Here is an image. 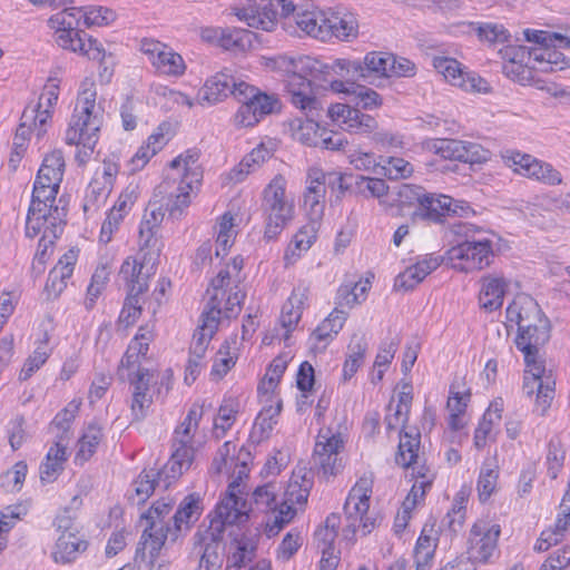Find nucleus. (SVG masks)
Here are the masks:
<instances>
[{
	"label": "nucleus",
	"mask_w": 570,
	"mask_h": 570,
	"mask_svg": "<svg viewBox=\"0 0 570 570\" xmlns=\"http://www.w3.org/2000/svg\"><path fill=\"white\" fill-rule=\"evenodd\" d=\"M274 69L284 73L286 92L292 105L298 108L307 118L311 129L316 125L315 119L320 117L322 109L321 101L316 98L312 81L315 71L321 67L320 60L309 56L292 58L278 56L272 60Z\"/></svg>",
	"instance_id": "f257e3e1"
},
{
	"label": "nucleus",
	"mask_w": 570,
	"mask_h": 570,
	"mask_svg": "<svg viewBox=\"0 0 570 570\" xmlns=\"http://www.w3.org/2000/svg\"><path fill=\"white\" fill-rule=\"evenodd\" d=\"M239 484L233 482L227 493L216 507V517L212 519L208 529L199 534L198 544L203 550L200 568H218L220 566L219 548L226 525H233L247 519V502L237 495Z\"/></svg>",
	"instance_id": "f03ea898"
},
{
	"label": "nucleus",
	"mask_w": 570,
	"mask_h": 570,
	"mask_svg": "<svg viewBox=\"0 0 570 570\" xmlns=\"http://www.w3.org/2000/svg\"><path fill=\"white\" fill-rule=\"evenodd\" d=\"M96 91L90 88L78 95L65 135L66 144L81 146L76 154V159L80 164H85L90 158L102 126V111L96 105Z\"/></svg>",
	"instance_id": "7ed1b4c3"
},
{
	"label": "nucleus",
	"mask_w": 570,
	"mask_h": 570,
	"mask_svg": "<svg viewBox=\"0 0 570 570\" xmlns=\"http://www.w3.org/2000/svg\"><path fill=\"white\" fill-rule=\"evenodd\" d=\"M48 23L57 33V43L73 52L87 56L89 59L98 60L101 71L99 76L102 80L109 81L112 69L108 60H111V53L105 51L102 45L91 37L87 38V33L79 29V18L75 10H61L53 14ZM112 65V61H110Z\"/></svg>",
	"instance_id": "20e7f679"
},
{
	"label": "nucleus",
	"mask_w": 570,
	"mask_h": 570,
	"mask_svg": "<svg viewBox=\"0 0 570 570\" xmlns=\"http://www.w3.org/2000/svg\"><path fill=\"white\" fill-rule=\"evenodd\" d=\"M59 188L60 186H52L42 180L38 184L37 179L35 180L26 224L28 237L37 236L42 227L50 229L55 238L62 233L66 210L63 207L55 205Z\"/></svg>",
	"instance_id": "39448f33"
},
{
	"label": "nucleus",
	"mask_w": 570,
	"mask_h": 570,
	"mask_svg": "<svg viewBox=\"0 0 570 570\" xmlns=\"http://www.w3.org/2000/svg\"><path fill=\"white\" fill-rule=\"evenodd\" d=\"M233 276L228 268H223L210 282L207 288L208 302L202 313V318L214 317L219 325L220 317H236L240 309L245 294L237 284H232Z\"/></svg>",
	"instance_id": "423d86ee"
},
{
	"label": "nucleus",
	"mask_w": 570,
	"mask_h": 570,
	"mask_svg": "<svg viewBox=\"0 0 570 570\" xmlns=\"http://www.w3.org/2000/svg\"><path fill=\"white\" fill-rule=\"evenodd\" d=\"M286 179L276 175L263 191L262 209L266 219L265 237L276 238L293 219L294 205L286 197Z\"/></svg>",
	"instance_id": "0eeeda50"
},
{
	"label": "nucleus",
	"mask_w": 570,
	"mask_h": 570,
	"mask_svg": "<svg viewBox=\"0 0 570 570\" xmlns=\"http://www.w3.org/2000/svg\"><path fill=\"white\" fill-rule=\"evenodd\" d=\"M243 87L242 102L234 116V122L239 127H252L261 121L265 116L279 112L282 102L275 94H266L258 88L249 85H239Z\"/></svg>",
	"instance_id": "6e6552de"
},
{
	"label": "nucleus",
	"mask_w": 570,
	"mask_h": 570,
	"mask_svg": "<svg viewBox=\"0 0 570 570\" xmlns=\"http://www.w3.org/2000/svg\"><path fill=\"white\" fill-rule=\"evenodd\" d=\"M278 6L284 17L295 11L292 0H247L246 7L233 8V11L248 27L271 32L278 22Z\"/></svg>",
	"instance_id": "1a4fd4ad"
},
{
	"label": "nucleus",
	"mask_w": 570,
	"mask_h": 570,
	"mask_svg": "<svg viewBox=\"0 0 570 570\" xmlns=\"http://www.w3.org/2000/svg\"><path fill=\"white\" fill-rule=\"evenodd\" d=\"M458 234L464 235V242L453 246L450 249L452 259L464 261L465 265L462 269H482L490 265L493 257L492 240L487 237H475L481 230L475 226H460Z\"/></svg>",
	"instance_id": "9d476101"
},
{
	"label": "nucleus",
	"mask_w": 570,
	"mask_h": 570,
	"mask_svg": "<svg viewBox=\"0 0 570 570\" xmlns=\"http://www.w3.org/2000/svg\"><path fill=\"white\" fill-rule=\"evenodd\" d=\"M344 448L341 433H333L331 429H322L317 435L312 456L313 468L324 479L334 476L343 469L340 453Z\"/></svg>",
	"instance_id": "9b49d317"
},
{
	"label": "nucleus",
	"mask_w": 570,
	"mask_h": 570,
	"mask_svg": "<svg viewBox=\"0 0 570 570\" xmlns=\"http://www.w3.org/2000/svg\"><path fill=\"white\" fill-rule=\"evenodd\" d=\"M503 159L517 174L548 185L562 183L561 174L552 165L541 161L531 155L519 151H507Z\"/></svg>",
	"instance_id": "f8f14e48"
},
{
	"label": "nucleus",
	"mask_w": 570,
	"mask_h": 570,
	"mask_svg": "<svg viewBox=\"0 0 570 570\" xmlns=\"http://www.w3.org/2000/svg\"><path fill=\"white\" fill-rule=\"evenodd\" d=\"M470 210L469 205L462 200H455L446 195H438L433 193L425 194L423 202L411 215L414 220H428L433 223H442L445 216H462Z\"/></svg>",
	"instance_id": "ddd939ff"
},
{
	"label": "nucleus",
	"mask_w": 570,
	"mask_h": 570,
	"mask_svg": "<svg viewBox=\"0 0 570 570\" xmlns=\"http://www.w3.org/2000/svg\"><path fill=\"white\" fill-rule=\"evenodd\" d=\"M246 81L234 76L228 70L217 72L215 76L206 80L197 95L198 102L204 105H215L228 96H234L238 101L243 94V87Z\"/></svg>",
	"instance_id": "4468645a"
},
{
	"label": "nucleus",
	"mask_w": 570,
	"mask_h": 570,
	"mask_svg": "<svg viewBox=\"0 0 570 570\" xmlns=\"http://www.w3.org/2000/svg\"><path fill=\"white\" fill-rule=\"evenodd\" d=\"M525 364L529 371L524 375L523 391L529 396L537 393V409L543 414L554 397V381L544 375V366L539 360Z\"/></svg>",
	"instance_id": "2eb2a0df"
},
{
	"label": "nucleus",
	"mask_w": 570,
	"mask_h": 570,
	"mask_svg": "<svg viewBox=\"0 0 570 570\" xmlns=\"http://www.w3.org/2000/svg\"><path fill=\"white\" fill-rule=\"evenodd\" d=\"M501 529L488 520H478L470 531L469 559L487 562L497 549Z\"/></svg>",
	"instance_id": "dca6fc26"
},
{
	"label": "nucleus",
	"mask_w": 570,
	"mask_h": 570,
	"mask_svg": "<svg viewBox=\"0 0 570 570\" xmlns=\"http://www.w3.org/2000/svg\"><path fill=\"white\" fill-rule=\"evenodd\" d=\"M321 67L317 68V71L314 73V79H320L326 82H330L332 86V81H336L334 78L340 77L346 79L344 82L346 86L348 83H354L356 80L362 79V61L358 59H346L340 58L335 59L332 62H324L320 60Z\"/></svg>",
	"instance_id": "f3484780"
},
{
	"label": "nucleus",
	"mask_w": 570,
	"mask_h": 570,
	"mask_svg": "<svg viewBox=\"0 0 570 570\" xmlns=\"http://www.w3.org/2000/svg\"><path fill=\"white\" fill-rule=\"evenodd\" d=\"M165 213L161 205H157V202H150L142 220L139 226V245L140 249H148V254L160 253V242L156 237L158 227L164 220Z\"/></svg>",
	"instance_id": "a211bd4d"
},
{
	"label": "nucleus",
	"mask_w": 570,
	"mask_h": 570,
	"mask_svg": "<svg viewBox=\"0 0 570 570\" xmlns=\"http://www.w3.org/2000/svg\"><path fill=\"white\" fill-rule=\"evenodd\" d=\"M48 126L49 116L46 111L45 114L37 115L35 110L24 109L13 137V147L17 156H20L21 151L24 150L26 142L32 130L38 138H41L47 132Z\"/></svg>",
	"instance_id": "6ab92c4d"
},
{
	"label": "nucleus",
	"mask_w": 570,
	"mask_h": 570,
	"mask_svg": "<svg viewBox=\"0 0 570 570\" xmlns=\"http://www.w3.org/2000/svg\"><path fill=\"white\" fill-rule=\"evenodd\" d=\"M203 416V406L193 404L184 421L175 429L173 448L195 455L194 436Z\"/></svg>",
	"instance_id": "aec40b11"
},
{
	"label": "nucleus",
	"mask_w": 570,
	"mask_h": 570,
	"mask_svg": "<svg viewBox=\"0 0 570 570\" xmlns=\"http://www.w3.org/2000/svg\"><path fill=\"white\" fill-rule=\"evenodd\" d=\"M145 264L135 257H127L119 271V279L122 281L127 287V293L141 295L148 289V281L150 271H144Z\"/></svg>",
	"instance_id": "412c9836"
},
{
	"label": "nucleus",
	"mask_w": 570,
	"mask_h": 570,
	"mask_svg": "<svg viewBox=\"0 0 570 570\" xmlns=\"http://www.w3.org/2000/svg\"><path fill=\"white\" fill-rule=\"evenodd\" d=\"M77 255L73 250L67 252L49 272L45 291L48 298H57L67 287V281L73 273Z\"/></svg>",
	"instance_id": "4be33fe9"
},
{
	"label": "nucleus",
	"mask_w": 570,
	"mask_h": 570,
	"mask_svg": "<svg viewBox=\"0 0 570 570\" xmlns=\"http://www.w3.org/2000/svg\"><path fill=\"white\" fill-rule=\"evenodd\" d=\"M508 285L509 283L504 277L494 275L483 276L479 293L480 307L489 313L501 308Z\"/></svg>",
	"instance_id": "5701e85b"
},
{
	"label": "nucleus",
	"mask_w": 570,
	"mask_h": 570,
	"mask_svg": "<svg viewBox=\"0 0 570 570\" xmlns=\"http://www.w3.org/2000/svg\"><path fill=\"white\" fill-rule=\"evenodd\" d=\"M203 512L202 498L197 493H190L186 495L179 503L174 517V530L176 541L181 531H188L191 525L199 519Z\"/></svg>",
	"instance_id": "b1692460"
},
{
	"label": "nucleus",
	"mask_w": 570,
	"mask_h": 570,
	"mask_svg": "<svg viewBox=\"0 0 570 570\" xmlns=\"http://www.w3.org/2000/svg\"><path fill=\"white\" fill-rule=\"evenodd\" d=\"M88 548V542L79 532H70L59 534L51 557L56 563H70L73 562L78 556L85 552Z\"/></svg>",
	"instance_id": "393cba45"
},
{
	"label": "nucleus",
	"mask_w": 570,
	"mask_h": 570,
	"mask_svg": "<svg viewBox=\"0 0 570 570\" xmlns=\"http://www.w3.org/2000/svg\"><path fill=\"white\" fill-rule=\"evenodd\" d=\"M327 20L330 13L320 9L304 10L295 17L296 24L302 31L321 41L330 40L331 29H327Z\"/></svg>",
	"instance_id": "a878e982"
},
{
	"label": "nucleus",
	"mask_w": 570,
	"mask_h": 570,
	"mask_svg": "<svg viewBox=\"0 0 570 570\" xmlns=\"http://www.w3.org/2000/svg\"><path fill=\"white\" fill-rule=\"evenodd\" d=\"M168 535H170L171 540L175 538L171 527H155L154 523H149V525H146L142 531L136 553L138 554L141 550H148L149 562L150 564H154L156 559L159 557Z\"/></svg>",
	"instance_id": "bb28decb"
},
{
	"label": "nucleus",
	"mask_w": 570,
	"mask_h": 570,
	"mask_svg": "<svg viewBox=\"0 0 570 570\" xmlns=\"http://www.w3.org/2000/svg\"><path fill=\"white\" fill-rule=\"evenodd\" d=\"M256 543L253 539L242 537L229 546L225 570H248L256 557Z\"/></svg>",
	"instance_id": "cd10ccee"
},
{
	"label": "nucleus",
	"mask_w": 570,
	"mask_h": 570,
	"mask_svg": "<svg viewBox=\"0 0 570 570\" xmlns=\"http://www.w3.org/2000/svg\"><path fill=\"white\" fill-rule=\"evenodd\" d=\"M332 90L346 94L350 97V102H354L357 108L371 110L382 105L381 96L365 86L355 83L346 86L343 81H332Z\"/></svg>",
	"instance_id": "c85d7f7f"
},
{
	"label": "nucleus",
	"mask_w": 570,
	"mask_h": 570,
	"mask_svg": "<svg viewBox=\"0 0 570 570\" xmlns=\"http://www.w3.org/2000/svg\"><path fill=\"white\" fill-rule=\"evenodd\" d=\"M193 460L194 455L188 452L174 449L168 462L160 470H156L158 485L167 490L174 481L181 476L184 471L189 469Z\"/></svg>",
	"instance_id": "c756f323"
},
{
	"label": "nucleus",
	"mask_w": 570,
	"mask_h": 570,
	"mask_svg": "<svg viewBox=\"0 0 570 570\" xmlns=\"http://www.w3.org/2000/svg\"><path fill=\"white\" fill-rule=\"evenodd\" d=\"M301 472L302 470L294 472L287 484L283 502L281 503L285 508L295 509V504L303 505L307 502L313 481L311 478H307L305 472L303 474Z\"/></svg>",
	"instance_id": "7c9ffc66"
},
{
	"label": "nucleus",
	"mask_w": 570,
	"mask_h": 570,
	"mask_svg": "<svg viewBox=\"0 0 570 570\" xmlns=\"http://www.w3.org/2000/svg\"><path fill=\"white\" fill-rule=\"evenodd\" d=\"M67 461L66 444L55 443L48 451L45 462L40 465V479L43 483L53 482L63 470Z\"/></svg>",
	"instance_id": "2f4dec72"
},
{
	"label": "nucleus",
	"mask_w": 570,
	"mask_h": 570,
	"mask_svg": "<svg viewBox=\"0 0 570 570\" xmlns=\"http://www.w3.org/2000/svg\"><path fill=\"white\" fill-rule=\"evenodd\" d=\"M65 173V158L61 150H53L48 154L38 170L37 183L41 180L52 186H60Z\"/></svg>",
	"instance_id": "473e14b6"
},
{
	"label": "nucleus",
	"mask_w": 570,
	"mask_h": 570,
	"mask_svg": "<svg viewBox=\"0 0 570 570\" xmlns=\"http://www.w3.org/2000/svg\"><path fill=\"white\" fill-rule=\"evenodd\" d=\"M200 153L197 149H188L184 154L177 156L171 163V168H184V177L181 184L186 185L187 188L193 189L194 183H199L202 174L197 161Z\"/></svg>",
	"instance_id": "72a5a7b5"
},
{
	"label": "nucleus",
	"mask_w": 570,
	"mask_h": 570,
	"mask_svg": "<svg viewBox=\"0 0 570 570\" xmlns=\"http://www.w3.org/2000/svg\"><path fill=\"white\" fill-rule=\"evenodd\" d=\"M420 439L421 435L419 432L412 433L404 430L400 432L399 451L395 455V461L399 465L410 468L416 463Z\"/></svg>",
	"instance_id": "f704fd0d"
},
{
	"label": "nucleus",
	"mask_w": 570,
	"mask_h": 570,
	"mask_svg": "<svg viewBox=\"0 0 570 570\" xmlns=\"http://www.w3.org/2000/svg\"><path fill=\"white\" fill-rule=\"evenodd\" d=\"M79 406L80 402L73 400L69 402L65 409L56 414L50 424L51 429L57 430V440L55 443L62 442V444H66V446L68 445L70 440V428L79 411Z\"/></svg>",
	"instance_id": "c9c22d12"
},
{
	"label": "nucleus",
	"mask_w": 570,
	"mask_h": 570,
	"mask_svg": "<svg viewBox=\"0 0 570 570\" xmlns=\"http://www.w3.org/2000/svg\"><path fill=\"white\" fill-rule=\"evenodd\" d=\"M541 311L538 303L528 295H520L512 301L507 308V318L509 322L520 325L529 317L533 318Z\"/></svg>",
	"instance_id": "e433bc0d"
},
{
	"label": "nucleus",
	"mask_w": 570,
	"mask_h": 570,
	"mask_svg": "<svg viewBox=\"0 0 570 570\" xmlns=\"http://www.w3.org/2000/svg\"><path fill=\"white\" fill-rule=\"evenodd\" d=\"M217 328L218 324L215 323L214 317L202 318V324L194 333L189 354L196 356L197 360H203L207 351L208 343Z\"/></svg>",
	"instance_id": "4c0bfd02"
},
{
	"label": "nucleus",
	"mask_w": 570,
	"mask_h": 570,
	"mask_svg": "<svg viewBox=\"0 0 570 570\" xmlns=\"http://www.w3.org/2000/svg\"><path fill=\"white\" fill-rule=\"evenodd\" d=\"M392 53L382 51H372L365 55L362 61V79L366 80L372 76L389 78L390 61Z\"/></svg>",
	"instance_id": "58836bf2"
},
{
	"label": "nucleus",
	"mask_w": 570,
	"mask_h": 570,
	"mask_svg": "<svg viewBox=\"0 0 570 570\" xmlns=\"http://www.w3.org/2000/svg\"><path fill=\"white\" fill-rule=\"evenodd\" d=\"M102 430L97 424H89L78 442V451L76 453V463H85L96 452L98 444L102 439Z\"/></svg>",
	"instance_id": "ea45409f"
},
{
	"label": "nucleus",
	"mask_w": 570,
	"mask_h": 570,
	"mask_svg": "<svg viewBox=\"0 0 570 570\" xmlns=\"http://www.w3.org/2000/svg\"><path fill=\"white\" fill-rule=\"evenodd\" d=\"M63 10H75L79 21L81 18H83V23L86 27L107 26L116 19L115 11L106 7H70L65 8Z\"/></svg>",
	"instance_id": "a19ab883"
},
{
	"label": "nucleus",
	"mask_w": 570,
	"mask_h": 570,
	"mask_svg": "<svg viewBox=\"0 0 570 570\" xmlns=\"http://www.w3.org/2000/svg\"><path fill=\"white\" fill-rule=\"evenodd\" d=\"M109 184L92 178L89 183L83 198L82 208L85 214L97 212L107 200L111 193Z\"/></svg>",
	"instance_id": "79ce46f5"
},
{
	"label": "nucleus",
	"mask_w": 570,
	"mask_h": 570,
	"mask_svg": "<svg viewBox=\"0 0 570 570\" xmlns=\"http://www.w3.org/2000/svg\"><path fill=\"white\" fill-rule=\"evenodd\" d=\"M254 33L240 28L223 29L219 46L225 50L245 51L252 47Z\"/></svg>",
	"instance_id": "37998d69"
},
{
	"label": "nucleus",
	"mask_w": 570,
	"mask_h": 570,
	"mask_svg": "<svg viewBox=\"0 0 570 570\" xmlns=\"http://www.w3.org/2000/svg\"><path fill=\"white\" fill-rule=\"evenodd\" d=\"M327 29H331L330 39L335 37L337 39L348 41L357 36V22L351 14L341 17L337 13H330Z\"/></svg>",
	"instance_id": "c03bdc74"
},
{
	"label": "nucleus",
	"mask_w": 570,
	"mask_h": 570,
	"mask_svg": "<svg viewBox=\"0 0 570 570\" xmlns=\"http://www.w3.org/2000/svg\"><path fill=\"white\" fill-rule=\"evenodd\" d=\"M153 66L158 72L175 77L181 76L186 68L183 57L168 46L160 51V56L153 62Z\"/></svg>",
	"instance_id": "a18cd8bd"
},
{
	"label": "nucleus",
	"mask_w": 570,
	"mask_h": 570,
	"mask_svg": "<svg viewBox=\"0 0 570 570\" xmlns=\"http://www.w3.org/2000/svg\"><path fill=\"white\" fill-rule=\"evenodd\" d=\"M377 167L380 169L376 170V173L385 176L390 180L407 178L414 170L409 161L399 157H382Z\"/></svg>",
	"instance_id": "49530a36"
},
{
	"label": "nucleus",
	"mask_w": 570,
	"mask_h": 570,
	"mask_svg": "<svg viewBox=\"0 0 570 570\" xmlns=\"http://www.w3.org/2000/svg\"><path fill=\"white\" fill-rule=\"evenodd\" d=\"M367 343L364 337H354L348 345V355L343 366V377L345 381L352 379L363 362Z\"/></svg>",
	"instance_id": "de8ad7c7"
},
{
	"label": "nucleus",
	"mask_w": 570,
	"mask_h": 570,
	"mask_svg": "<svg viewBox=\"0 0 570 570\" xmlns=\"http://www.w3.org/2000/svg\"><path fill=\"white\" fill-rule=\"evenodd\" d=\"M535 336L537 327H531V330L520 332L517 335L515 345L523 353L525 363L534 362L538 360L540 347L549 341H538Z\"/></svg>",
	"instance_id": "09e8293b"
},
{
	"label": "nucleus",
	"mask_w": 570,
	"mask_h": 570,
	"mask_svg": "<svg viewBox=\"0 0 570 570\" xmlns=\"http://www.w3.org/2000/svg\"><path fill=\"white\" fill-rule=\"evenodd\" d=\"M425 194L426 190L422 186L402 184L397 187L393 202L399 208H410L414 206L417 208L421 206Z\"/></svg>",
	"instance_id": "8fccbe9b"
},
{
	"label": "nucleus",
	"mask_w": 570,
	"mask_h": 570,
	"mask_svg": "<svg viewBox=\"0 0 570 570\" xmlns=\"http://www.w3.org/2000/svg\"><path fill=\"white\" fill-rule=\"evenodd\" d=\"M433 66L453 86H465V76L458 60L448 57H435Z\"/></svg>",
	"instance_id": "3c124183"
},
{
	"label": "nucleus",
	"mask_w": 570,
	"mask_h": 570,
	"mask_svg": "<svg viewBox=\"0 0 570 570\" xmlns=\"http://www.w3.org/2000/svg\"><path fill=\"white\" fill-rule=\"evenodd\" d=\"M137 503L142 504L154 493L158 485V478L155 469L142 470L137 479L132 482Z\"/></svg>",
	"instance_id": "603ef678"
},
{
	"label": "nucleus",
	"mask_w": 570,
	"mask_h": 570,
	"mask_svg": "<svg viewBox=\"0 0 570 570\" xmlns=\"http://www.w3.org/2000/svg\"><path fill=\"white\" fill-rule=\"evenodd\" d=\"M27 472V463L24 461L17 462L10 470L0 475V487L7 492L20 491Z\"/></svg>",
	"instance_id": "864d4df0"
},
{
	"label": "nucleus",
	"mask_w": 570,
	"mask_h": 570,
	"mask_svg": "<svg viewBox=\"0 0 570 570\" xmlns=\"http://www.w3.org/2000/svg\"><path fill=\"white\" fill-rule=\"evenodd\" d=\"M354 186L357 191L364 197L381 198L389 193V186L385 180L381 178L365 177L361 175L355 176Z\"/></svg>",
	"instance_id": "5fc2aeb1"
},
{
	"label": "nucleus",
	"mask_w": 570,
	"mask_h": 570,
	"mask_svg": "<svg viewBox=\"0 0 570 570\" xmlns=\"http://www.w3.org/2000/svg\"><path fill=\"white\" fill-rule=\"evenodd\" d=\"M461 140L439 138L426 142V148L443 159L459 160Z\"/></svg>",
	"instance_id": "6e6d98bb"
},
{
	"label": "nucleus",
	"mask_w": 570,
	"mask_h": 570,
	"mask_svg": "<svg viewBox=\"0 0 570 570\" xmlns=\"http://www.w3.org/2000/svg\"><path fill=\"white\" fill-rule=\"evenodd\" d=\"M527 41L542 45L543 48L548 46L568 48L570 47V39L560 33H549L542 30H524Z\"/></svg>",
	"instance_id": "4d7b16f0"
},
{
	"label": "nucleus",
	"mask_w": 570,
	"mask_h": 570,
	"mask_svg": "<svg viewBox=\"0 0 570 570\" xmlns=\"http://www.w3.org/2000/svg\"><path fill=\"white\" fill-rule=\"evenodd\" d=\"M173 507V500H157L145 513L141 514L140 519L146 521V525H149V523H154L155 527L169 525L168 523H164V519L170 513Z\"/></svg>",
	"instance_id": "13d9d810"
},
{
	"label": "nucleus",
	"mask_w": 570,
	"mask_h": 570,
	"mask_svg": "<svg viewBox=\"0 0 570 570\" xmlns=\"http://www.w3.org/2000/svg\"><path fill=\"white\" fill-rule=\"evenodd\" d=\"M48 343V335H45L43 341L40 343L39 346L33 351L32 355L28 357L26 361L20 374L19 379L21 381H27L31 377V375L40 368L41 365H43L49 356L48 352L43 346H46Z\"/></svg>",
	"instance_id": "bf43d9fd"
},
{
	"label": "nucleus",
	"mask_w": 570,
	"mask_h": 570,
	"mask_svg": "<svg viewBox=\"0 0 570 570\" xmlns=\"http://www.w3.org/2000/svg\"><path fill=\"white\" fill-rule=\"evenodd\" d=\"M273 515L266 523V533L268 537L278 534V532L289 523L296 514V509L285 508L283 504L274 508Z\"/></svg>",
	"instance_id": "052dcab7"
},
{
	"label": "nucleus",
	"mask_w": 570,
	"mask_h": 570,
	"mask_svg": "<svg viewBox=\"0 0 570 570\" xmlns=\"http://www.w3.org/2000/svg\"><path fill=\"white\" fill-rule=\"evenodd\" d=\"M353 174H343L338 171L325 173L326 188H330L333 193H336V198L341 199L344 194L352 188L355 181Z\"/></svg>",
	"instance_id": "680f3d73"
},
{
	"label": "nucleus",
	"mask_w": 570,
	"mask_h": 570,
	"mask_svg": "<svg viewBox=\"0 0 570 570\" xmlns=\"http://www.w3.org/2000/svg\"><path fill=\"white\" fill-rule=\"evenodd\" d=\"M564 462V451L562 449L561 442L559 439L553 438L549 441L548 444V453H547V466H548V475L551 479H557L559 472L561 471Z\"/></svg>",
	"instance_id": "e2e57ef3"
},
{
	"label": "nucleus",
	"mask_w": 570,
	"mask_h": 570,
	"mask_svg": "<svg viewBox=\"0 0 570 570\" xmlns=\"http://www.w3.org/2000/svg\"><path fill=\"white\" fill-rule=\"evenodd\" d=\"M490 151L480 144L461 140L459 161L468 164H483L488 161Z\"/></svg>",
	"instance_id": "0e129e2a"
},
{
	"label": "nucleus",
	"mask_w": 570,
	"mask_h": 570,
	"mask_svg": "<svg viewBox=\"0 0 570 570\" xmlns=\"http://www.w3.org/2000/svg\"><path fill=\"white\" fill-rule=\"evenodd\" d=\"M498 475L499 473L494 468L487 463L483 464L478 481V492L481 501H487L493 493Z\"/></svg>",
	"instance_id": "69168bd1"
},
{
	"label": "nucleus",
	"mask_w": 570,
	"mask_h": 570,
	"mask_svg": "<svg viewBox=\"0 0 570 570\" xmlns=\"http://www.w3.org/2000/svg\"><path fill=\"white\" fill-rule=\"evenodd\" d=\"M253 503L262 511L274 510L276 503V485L268 482L262 487H257L253 492Z\"/></svg>",
	"instance_id": "338daca9"
},
{
	"label": "nucleus",
	"mask_w": 570,
	"mask_h": 570,
	"mask_svg": "<svg viewBox=\"0 0 570 570\" xmlns=\"http://www.w3.org/2000/svg\"><path fill=\"white\" fill-rule=\"evenodd\" d=\"M58 85L48 83L45 86L42 94L39 97V101L33 106H27L24 109H31L37 112V115L45 114V111L49 116V120L51 119V109L57 104L58 100Z\"/></svg>",
	"instance_id": "774afa93"
}]
</instances>
